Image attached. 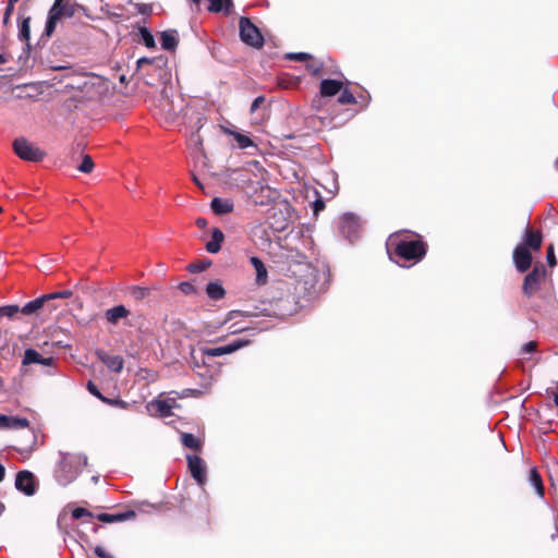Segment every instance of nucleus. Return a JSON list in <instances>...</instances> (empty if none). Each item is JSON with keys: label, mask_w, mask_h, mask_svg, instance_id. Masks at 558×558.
Masks as SVG:
<instances>
[{"label": "nucleus", "mask_w": 558, "mask_h": 558, "mask_svg": "<svg viewBox=\"0 0 558 558\" xmlns=\"http://www.w3.org/2000/svg\"><path fill=\"white\" fill-rule=\"evenodd\" d=\"M546 257H547V263L550 267H554L557 264L553 244H550L548 246Z\"/></svg>", "instance_id": "48"}, {"label": "nucleus", "mask_w": 558, "mask_h": 558, "mask_svg": "<svg viewBox=\"0 0 558 558\" xmlns=\"http://www.w3.org/2000/svg\"><path fill=\"white\" fill-rule=\"evenodd\" d=\"M17 313H21V307L19 305H5L0 307V317H9L12 318Z\"/></svg>", "instance_id": "35"}, {"label": "nucleus", "mask_w": 558, "mask_h": 558, "mask_svg": "<svg viewBox=\"0 0 558 558\" xmlns=\"http://www.w3.org/2000/svg\"><path fill=\"white\" fill-rule=\"evenodd\" d=\"M286 59L298 62H306L313 59V56L306 52H289L286 54Z\"/></svg>", "instance_id": "38"}, {"label": "nucleus", "mask_w": 558, "mask_h": 558, "mask_svg": "<svg viewBox=\"0 0 558 558\" xmlns=\"http://www.w3.org/2000/svg\"><path fill=\"white\" fill-rule=\"evenodd\" d=\"M72 295H73V292L71 290H63V291L47 294V296H49V301L57 299V298L70 299Z\"/></svg>", "instance_id": "44"}, {"label": "nucleus", "mask_w": 558, "mask_h": 558, "mask_svg": "<svg viewBox=\"0 0 558 558\" xmlns=\"http://www.w3.org/2000/svg\"><path fill=\"white\" fill-rule=\"evenodd\" d=\"M513 263L519 272H525L530 269L533 257L531 251L525 246L517 245L512 254Z\"/></svg>", "instance_id": "10"}, {"label": "nucleus", "mask_w": 558, "mask_h": 558, "mask_svg": "<svg viewBox=\"0 0 558 558\" xmlns=\"http://www.w3.org/2000/svg\"><path fill=\"white\" fill-rule=\"evenodd\" d=\"M250 262L256 271V278H255L256 284L257 286L266 284L267 279H268V272H267V269H266L263 260L257 256H252L250 258Z\"/></svg>", "instance_id": "20"}, {"label": "nucleus", "mask_w": 558, "mask_h": 558, "mask_svg": "<svg viewBox=\"0 0 558 558\" xmlns=\"http://www.w3.org/2000/svg\"><path fill=\"white\" fill-rule=\"evenodd\" d=\"M96 355L110 371L120 373L123 369L124 361L121 355H109L104 350H97Z\"/></svg>", "instance_id": "13"}, {"label": "nucleus", "mask_w": 558, "mask_h": 558, "mask_svg": "<svg viewBox=\"0 0 558 558\" xmlns=\"http://www.w3.org/2000/svg\"><path fill=\"white\" fill-rule=\"evenodd\" d=\"M530 482L531 484L534 486V488L536 489L537 494L543 497L544 496V485H543V480L539 475V473L537 472L536 469H532L530 471Z\"/></svg>", "instance_id": "28"}, {"label": "nucleus", "mask_w": 558, "mask_h": 558, "mask_svg": "<svg viewBox=\"0 0 558 558\" xmlns=\"http://www.w3.org/2000/svg\"><path fill=\"white\" fill-rule=\"evenodd\" d=\"M72 517L74 519H81L83 517L93 518V513L85 508L77 507L72 511Z\"/></svg>", "instance_id": "42"}, {"label": "nucleus", "mask_w": 558, "mask_h": 558, "mask_svg": "<svg viewBox=\"0 0 558 558\" xmlns=\"http://www.w3.org/2000/svg\"><path fill=\"white\" fill-rule=\"evenodd\" d=\"M194 3L198 4L201 0H192Z\"/></svg>", "instance_id": "63"}, {"label": "nucleus", "mask_w": 558, "mask_h": 558, "mask_svg": "<svg viewBox=\"0 0 558 558\" xmlns=\"http://www.w3.org/2000/svg\"><path fill=\"white\" fill-rule=\"evenodd\" d=\"M316 274L313 269L308 270L304 276H302L295 283V293L299 298H303L306 300L312 299L317 290H316Z\"/></svg>", "instance_id": "6"}, {"label": "nucleus", "mask_w": 558, "mask_h": 558, "mask_svg": "<svg viewBox=\"0 0 558 558\" xmlns=\"http://www.w3.org/2000/svg\"><path fill=\"white\" fill-rule=\"evenodd\" d=\"M29 85H17L12 89L13 97L16 99H28L33 98L34 95L27 93Z\"/></svg>", "instance_id": "32"}, {"label": "nucleus", "mask_w": 558, "mask_h": 558, "mask_svg": "<svg viewBox=\"0 0 558 558\" xmlns=\"http://www.w3.org/2000/svg\"><path fill=\"white\" fill-rule=\"evenodd\" d=\"M140 35L142 37L143 43L145 44V46L147 48H155V46H156L155 38H154L153 34L149 32L148 28L141 27L140 28Z\"/></svg>", "instance_id": "33"}, {"label": "nucleus", "mask_w": 558, "mask_h": 558, "mask_svg": "<svg viewBox=\"0 0 558 558\" xmlns=\"http://www.w3.org/2000/svg\"><path fill=\"white\" fill-rule=\"evenodd\" d=\"M4 511V505L0 501V514Z\"/></svg>", "instance_id": "61"}, {"label": "nucleus", "mask_w": 558, "mask_h": 558, "mask_svg": "<svg viewBox=\"0 0 558 558\" xmlns=\"http://www.w3.org/2000/svg\"><path fill=\"white\" fill-rule=\"evenodd\" d=\"M241 40L254 48H262L265 39L256 25L248 17H241L239 22Z\"/></svg>", "instance_id": "3"}, {"label": "nucleus", "mask_w": 558, "mask_h": 558, "mask_svg": "<svg viewBox=\"0 0 558 558\" xmlns=\"http://www.w3.org/2000/svg\"><path fill=\"white\" fill-rule=\"evenodd\" d=\"M86 388L90 395H93L100 401H102V398H105V396L99 391L98 387L92 380L87 381Z\"/></svg>", "instance_id": "41"}, {"label": "nucleus", "mask_w": 558, "mask_h": 558, "mask_svg": "<svg viewBox=\"0 0 558 558\" xmlns=\"http://www.w3.org/2000/svg\"><path fill=\"white\" fill-rule=\"evenodd\" d=\"M29 422L24 417L8 416L0 414V428L1 429H21L28 427Z\"/></svg>", "instance_id": "15"}, {"label": "nucleus", "mask_w": 558, "mask_h": 558, "mask_svg": "<svg viewBox=\"0 0 558 558\" xmlns=\"http://www.w3.org/2000/svg\"><path fill=\"white\" fill-rule=\"evenodd\" d=\"M102 402L106 403V404H109L111 407H118V408H121V409H126L128 408V402L121 400V399H110V398H102Z\"/></svg>", "instance_id": "40"}, {"label": "nucleus", "mask_w": 558, "mask_h": 558, "mask_svg": "<svg viewBox=\"0 0 558 558\" xmlns=\"http://www.w3.org/2000/svg\"><path fill=\"white\" fill-rule=\"evenodd\" d=\"M225 2H226V9L228 10V7L232 5L231 0H225Z\"/></svg>", "instance_id": "60"}, {"label": "nucleus", "mask_w": 558, "mask_h": 558, "mask_svg": "<svg viewBox=\"0 0 558 558\" xmlns=\"http://www.w3.org/2000/svg\"><path fill=\"white\" fill-rule=\"evenodd\" d=\"M136 9H137V12L143 15H149V14H151V11H153L151 5L146 4V3L136 4Z\"/></svg>", "instance_id": "49"}, {"label": "nucleus", "mask_w": 558, "mask_h": 558, "mask_svg": "<svg viewBox=\"0 0 558 558\" xmlns=\"http://www.w3.org/2000/svg\"><path fill=\"white\" fill-rule=\"evenodd\" d=\"M4 475H5V468L2 464H0V482L3 481Z\"/></svg>", "instance_id": "57"}, {"label": "nucleus", "mask_w": 558, "mask_h": 558, "mask_svg": "<svg viewBox=\"0 0 558 558\" xmlns=\"http://www.w3.org/2000/svg\"><path fill=\"white\" fill-rule=\"evenodd\" d=\"M231 134L234 136L240 148H247L253 145V141L248 136L238 132H231Z\"/></svg>", "instance_id": "37"}, {"label": "nucleus", "mask_w": 558, "mask_h": 558, "mask_svg": "<svg viewBox=\"0 0 558 558\" xmlns=\"http://www.w3.org/2000/svg\"><path fill=\"white\" fill-rule=\"evenodd\" d=\"M147 409L155 415L167 417L171 415L172 405L168 400H154L148 403Z\"/></svg>", "instance_id": "18"}, {"label": "nucleus", "mask_w": 558, "mask_h": 558, "mask_svg": "<svg viewBox=\"0 0 558 558\" xmlns=\"http://www.w3.org/2000/svg\"><path fill=\"white\" fill-rule=\"evenodd\" d=\"M324 69V64L320 61L315 60L314 58L310 61H306V70L312 75H318Z\"/></svg>", "instance_id": "36"}, {"label": "nucleus", "mask_w": 558, "mask_h": 558, "mask_svg": "<svg viewBox=\"0 0 558 558\" xmlns=\"http://www.w3.org/2000/svg\"><path fill=\"white\" fill-rule=\"evenodd\" d=\"M208 1H209L208 10L210 12H220L223 9L222 0H208Z\"/></svg>", "instance_id": "45"}, {"label": "nucleus", "mask_w": 558, "mask_h": 558, "mask_svg": "<svg viewBox=\"0 0 558 558\" xmlns=\"http://www.w3.org/2000/svg\"><path fill=\"white\" fill-rule=\"evenodd\" d=\"M325 208V202L322 199V198H318L316 199L314 203H313V211H314V215H318V213L320 210H323Z\"/></svg>", "instance_id": "51"}, {"label": "nucleus", "mask_w": 558, "mask_h": 558, "mask_svg": "<svg viewBox=\"0 0 558 558\" xmlns=\"http://www.w3.org/2000/svg\"><path fill=\"white\" fill-rule=\"evenodd\" d=\"M31 17H26L22 21V24L20 26L19 31V38L23 41L28 43L31 38Z\"/></svg>", "instance_id": "31"}, {"label": "nucleus", "mask_w": 558, "mask_h": 558, "mask_svg": "<svg viewBox=\"0 0 558 558\" xmlns=\"http://www.w3.org/2000/svg\"><path fill=\"white\" fill-rule=\"evenodd\" d=\"M4 62H5V58L3 57V54L0 53V64H2Z\"/></svg>", "instance_id": "59"}, {"label": "nucleus", "mask_w": 558, "mask_h": 558, "mask_svg": "<svg viewBox=\"0 0 558 558\" xmlns=\"http://www.w3.org/2000/svg\"><path fill=\"white\" fill-rule=\"evenodd\" d=\"M264 101L265 98L263 96H258L257 98H255L251 105V112L256 111Z\"/></svg>", "instance_id": "53"}, {"label": "nucleus", "mask_w": 558, "mask_h": 558, "mask_svg": "<svg viewBox=\"0 0 558 558\" xmlns=\"http://www.w3.org/2000/svg\"><path fill=\"white\" fill-rule=\"evenodd\" d=\"M2 384H3V380H2V378L0 377V387L2 386Z\"/></svg>", "instance_id": "64"}, {"label": "nucleus", "mask_w": 558, "mask_h": 558, "mask_svg": "<svg viewBox=\"0 0 558 558\" xmlns=\"http://www.w3.org/2000/svg\"><path fill=\"white\" fill-rule=\"evenodd\" d=\"M41 364L45 366H51L54 363L53 357H44L41 356L36 350L34 349H26L24 352L23 365H29V364Z\"/></svg>", "instance_id": "14"}, {"label": "nucleus", "mask_w": 558, "mask_h": 558, "mask_svg": "<svg viewBox=\"0 0 558 558\" xmlns=\"http://www.w3.org/2000/svg\"><path fill=\"white\" fill-rule=\"evenodd\" d=\"M47 301H49V296H47V294L29 301L21 307V313L24 315H32L40 310Z\"/></svg>", "instance_id": "24"}, {"label": "nucleus", "mask_w": 558, "mask_h": 558, "mask_svg": "<svg viewBox=\"0 0 558 558\" xmlns=\"http://www.w3.org/2000/svg\"><path fill=\"white\" fill-rule=\"evenodd\" d=\"M543 244V235L539 230H534L527 228L525 230L523 242L520 244L521 246H525L529 251L538 252Z\"/></svg>", "instance_id": "12"}, {"label": "nucleus", "mask_w": 558, "mask_h": 558, "mask_svg": "<svg viewBox=\"0 0 558 558\" xmlns=\"http://www.w3.org/2000/svg\"><path fill=\"white\" fill-rule=\"evenodd\" d=\"M193 181L199 186L202 190L204 189V185L199 182V180L194 175Z\"/></svg>", "instance_id": "58"}, {"label": "nucleus", "mask_w": 558, "mask_h": 558, "mask_svg": "<svg viewBox=\"0 0 558 558\" xmlns=\"http://www.w3.org/2000/svg\"><path fill=\"white\" fill-rule=\"evenodd\" d=\"M191 364L194 368H201L207 365V356L202 354V347L197 350L191 349Z\"/></svg>", "instance_id": "27"}, {"label": "nucleus", "mask_w": 558, "mask_h": 558, "mask_svg": "<svg viewBox=\"0 0 558 558\" xmlns=\"http://www.w3.org/2000/svg\"><path fill=\"white\" fill-rule=\"evenodd\" d=\"M223 240H225L223 232L218 228H214L213 233H211V240L209 242H207V244H206L207 252H209L211 254L218 253L221 248V244H222Z\"/></svg>", "instance_id": "23"}, {"label": "nucleus", "mask_w": 558, "mask_h": 558, "mask_svg": "<svg viewBox=\"0 0 558 558\" xmlns=\"http://www.w3.org/2000/svg\"><path fill=\"white\" fill-rule=\"evenodd\" d=\"M77 10H84V7L70 0H54V3L48 12L45 35L50 37L57 27V23L62 17L74 16Z\"/></svg>", "instance_id": "2"}, {"label": "nucleus", "mask_w": 558, "mask_h": 558, "mask_svg": "<svg viewBox=\"0 0 558 558\" xmlns=\"http://www.w3.org/2000/svg\"><path fill=\"white\" fill-rule=\"evenodd\" d=\"M14 3L13 1L9 0L8 4H7V8H5V11H4V15H3V23L4 24H8L13 11H14Z\"/></svg>", "instance_id": "47"}, {"label": "nucleus", "mask_w": 558, "mask_h": 558, "mask_svg": "<svg viewBox=\"0 0 558 558\" xmlns=\"http://www.w3.org/2000/svg\"><path fill=\"white\" fill-rule=\"evenodd\" d=\"M181 442L184 447L190 448L194 451H202L203 442L199 438H197L195 435L191 433H182L181 434Z\"/></svg>", "instance_id": "25"}, {"label": "nucleus", "mask_w": 558, "mask_h": 558, "mask_svg": "<svg viewBox=\"0 0 558 558\" xmlns=\"http://www.w3.org/2000/svg\"><path fill=\"white\" fill-rule=\"evenodd\" d=\"M207 295L213 300H220L225 296L226 291L218 282H209L206 287Z\"/></svg>", "instance_id": "26"}, {"label": "nucleus", "mask_w": 558, "mask_h": 558, "mask_svg": "<svg viewBox=\"0 0 558 558\" xmlns=\"http://www.w3.org/2000/svg\"><path fill=\"white\" fill-rule=\"evenodd\" d=\"M153 63V60L149 59V58H141L138 61H137V64L138 66L143 65V64H150Z\"/></svg>", "instance_id": "56"}, {"label": "nucleus", "mask_w": 558, "mask_h": 558, "mask_svg": "<svg viewBox=\"0 0 558 558\" xmlns=\"http://www.w3.org/2000/svg\"><path fill=\"white\" fill-rule=\"evenodd\" d=\"M179 289L184 293V294H193L196 292L195 290V287L191 283V282H181L179 284Z\"/></svg>", "instance_id": "46"}, {"label": "nucleus", "mask_w": 558, "mask_h": 558, "mask_svg": "<svg viewBox=\"0 0 558 558\" xmlns=\"http://www.w3.org/2000/svg\"><path fill=\"white\" fill-rule=\"evenodd\" d=\"M136 513L133 510L119 512V513H99L97 520L104 523L122 522L135 518Z\"/></svg>", "instance_id": "19"}, {"label": "nucleus", "mask_w": 558, "mask_h": 558, "mask_svg": "<svg viewBox=\"0 0 558 558\" xmlns=\"http://www.w3.org/2000/svg\"><path fill=\"white\" fill-rule=\"evenodd\" d=\"M356 98H360L362 107H367L371 100V95L366 90H362V93L359 94Z\"/></svg>", "instance_id": "50"}, {"label": "nucleus", "mask_w": 558, "mask_h": 558, "mask_svg": "<svg viewBox=\"0 0 558 558\" xmlns=\"http://www.w3.org/2000/svg\"><path fill=\"white\" fill-rule=\"evenodd\" d=\"M386 246L390 256L395 255L413 264L421 262L427 253V244L421 235L410 231H399L390 234Z\"/></svg>", "instance_id": "1"}, {"label": "nucleus", "mask_w": 558, "mask_h": 558, "mask_svg": "<svg viewBox=\"0 0 558 558\" xmlns=\"http://www.w3.org/2000/svg\"><path fill=\"white\" fill-rule=\"evenodd\" d=\"M14 153L23 160L38 162L41 161L46 153L35 146L24 137H19L13 142Z\"/></svg>", "instance_id": "5"}, {"label": "nucleus", "mask_w": 558, "mask_h": 558, "mask_svg": "<svg viewBox=\"0 0 558 558\" xmlns=\"http://www.w3.org/2000/svg\"><path fill=\"white\" fill-rule=\"evenodd\" d=\"M150 292L151 290L149 288H145V287H140V286H133L131 287L130 289V294L131 296L140 302V301H143L144 299H146L147 296L150 295Z\"/></svg>", "instance_id": "29"}, {"label": "nucleus", "mask_w": 558, "mask_h": 558, "mask_svg": "<svg viewBox=\"0 0 558 558\" xmlns=\"http://www.w3.org/2000/svg\"><path fill=\"white\" fill-rule=\"evenodd\" d=\"M241 330H242V329H234V330H232V331H231V333H236V332H239V331H241Z\"/></svg>", "instance_id": "62"}, {"label": "nucleus", "mask_w": 558, "mask_h": 558, "mask_svg": "<svg viewBox=\"0 0 558 558\" xmlns=\"http://www.w3.org/2000/svg\"><path fill=\"white\" fill-rule=\"evenodd\" d=\"M343 83L338 80H323L319 86V93L323 97H332L339 94L342 89Z\"/></svg>", "instance_id": "16"}, {"label": "nucleus", "mask_w": 558, "mask_h": 558, "mask_svg": "<svg viewBox=\"0 0 558 558\" xmlns=\"http://www.w3.org/2000/svg\"><path fill=\"white\" fill-rule=\"evenodd\" d=\"M94 166L95 165H94L92 157L89 155H84L83 160H82L81 165L77 167V169L81 172L90 173L94 169Z\"/></svg>", "instance_id": "39"}, {"label": "nucleus", "mask_w": 558, "mask_h": 558, "mask_svg": "<svg viewBox=\"0 0 558 558\" xmlns=\"http://www.w3.org/2000/svg\"><path fill=\"white\" fill-rule=\"evenodd\" d=\"M94 553L99 558H114L112 555L108 554L101 546H96Z\"/></svg>", "instance_id": "52"}, {"label": "nucleus", "mask_w": 558, "mask_h": 558, "mask_svg": "<svg viewBox=\"0 0 558 558\" xmlns=\"http://www.w3.org/2000/svg\"><path fill=\"white\" fill-rule=\"evenodd\" d=\"M338 102L341 105H353V104H357L359 100H357L356 96L348 87H345V88L342 87L341 94L338 97Z\"/></svg>", "instance_id": "30"}, {"label": "nucleus", "mask_w": 558, "mask_h": 558, "mask_svg": "<svg viewBox=\"0 0 558 558\" xmlns=\"http://www.w3.org/2000/svg\"><path fill=\"white\" fill-rule=\"evenodd\" d=\"M244 315L241 311H230L225 319V323L232 320L236 318L238 316ZM245 316H250L248 314H245Z\"/></svg>", "instance_id": "54"}, {"label": "nucleus", "mask_w": 558, "mask_h": 558, "mask_svg": "<svg viewBox=\"0 0 558 558\" xmlns=\"http://www.w3.org/2000/svg\"><path fill=\"white\" fill-rule=\"evenodd\" d=\"M15 487L27 496H33L36 492L35 476L29 471H20L15 477Z\"/></svg>", "instance_id": "11"}, {"label": "nucleus", "mask_w": 558, "mask_h": 558, "mask_svg": "<svg viewBox=\"0 0 558 558\" xmlns=\"http://www.w3.org/2000/svg\"><path fill=\"white\" fill-rule=\"evenodd\" d=\"M211 265L208 259L197 260L196 263L190 264L187 270L191 272H202Z\"/></svg>", "instance_id": "34"}, {"label": "nucleus", "mask_w": 558, "mask_h": 558, "mask_svg": "<svg viewBox=\"0 0 558 558\" xmlns=\"http://www.w3.org/2000/svg\"><path fill=\"white\" fill-rule=\"evenodd\" d=\"M186 460L189 470L193 478L199 485H204L206 483V465L204 463V460L196 454H187Z\"/></svg>", "instance_id": "9"}, {"label": "nucleus", "mask_w": 558, "mask_h": 558, "mask_svg": "<svg viewBox=\"0 0 558 558\" xmlns=\"http://www.w3.org/2000/svg\"><path fill=\"white\" fill-rule=\"evenodd\" d=\"M196 226L201 229H204L207 227V220L205 218H197L196 221H195Z\"/></svg>", "instance_id": "55"}, {"label": "nucleus", "mask_w": 558, "mask_h": 558, "mask_svg": "<svg viewBox=\"0 0 558 558\" xmlns=\"http://www.w3.org/2000/svg\"><path fill=\"white\" fill-rule=\"evenodd\" d=\"M248 343H250V340L236 339L233 342L222 345V347H217V348L202 347V354L206 355L207 359L215 357V356H221L225 354L233 353V352L238 351L239 349L247 345Z\"/></svg>", "instance_id": "8"}, {"label": "nucleus", "mask_w": 558, "mask_h": 558, "mask_svg": "<svg viewBox=\"0 0 558 558\" xmlns=\"http://www.w3.org/2000/svg\"><path fill=\"white\" fill-rule=\"evenodd\" d=\"M130 311L124 305H117L105 312L106 320L111 325H117L121 319L126 318Z\"/></svg>", "instance_id": "17"}, {"label": "nucleus", "mask_w": 558, "mask_h": 558, "mask_svg": "<svg viewBox=\"0 0 558 558\" xmlns=\"http://www.w3.org/2000/svg\"><path fill=\"white\" fill-rule=\"evenodd\" d=\"M538 343L536 341H529L521 347V354L524 353H534L537 351Z\"/></svg>", "instance_id": "43"}, {"label": "nucleus", "mask_w": 558, "mask_h": 558, "mask_svg": "<svg viewBox=\"0 0 558 558\" xmlns=\"http://www.w3.org/2000/svg\"><path fill=\"white\" fill-rule=\"evenodd\" d=\"M546 278V268L544 264L536 263L531 272L523 280L522 292L526 298H532L539 289Z\"/></svg>", "instance_id": "4"}, {"label": "nucleus", "mask_w": 558, "mask_h": 558, "mask_svg": "<svg viewBox=\"0 0 558 558\" xmlns=\"http://www.w3.org/2000/svg\"><path fill=\"white\" fill-rule=\"evenodd\" d=\"M77 474L78 471L73 465L72 460L64 457L56 472V478L60 485L66 486L76 478Z\"/></svg>", "instance_id": "7"}, {"label": "nucleus", "mask_w": 558, "mask_h": 558, "mask_svg": "<svg viewBox=\"0 0 558 558\" xmlns=\"http://www.w3.org/2000/svg\"><path fill=\"white\" fill-rule=\"evenodd\" d=\"M210 208L216 215H226L233 211L234 204L231 199L215 197L211 199Z\"/></svg>", "instance_id": "21"}, {"label": "nucleus", "mask_w": 558, "mask_h": 558, "mask_svg": "<svg viewBox=\"0 0 558 558\" xmlns=\"http://www.w3.org/2000/svg\"><path fill=\"white\" fill-rule=\"evenodd\" d=\"M160 44L165 50H174L179 44L178 32L175 29L162 32L160 34Z\"/></svg>", "instance_id": "22"}]
</instances>
